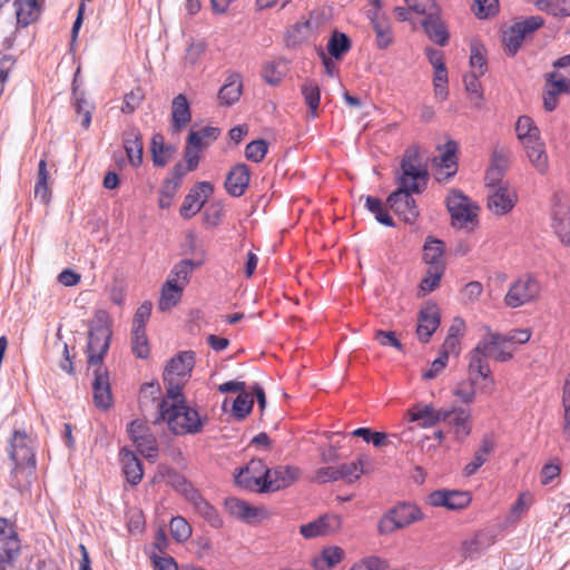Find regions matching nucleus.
<instances>
[{
  "label": "nucleus",
  "mask_w": 570,
  "mask_h": 570,
  "mask_svg": "<svg viewBox=\"0 0 570 570\" xmlns=\"http://www.w3.org/2000/svg\"><path fill=\"white\" fill-rule=\"evenodd\" d=\"M470 66L472 71L484 75L488 69L484 47L479 42H472L470 47Z\"/></svg>",
  "instance_id": "obj_52"
},
{
  "label": "nucleus",
  "mask_w": 570,
  "mask_h": 570,
  "mask_svg": "<svg viewBox=\"0 0 570 570\" xmlns=\"http://www.w3.org/2000/svg\"><path fill=\"white\" fill-rule=\"evenodd\" d=\"M342 525V519L336 514H325L318 519L302 524L299 533L306 538L312 539L321 535H327L336 532Z\"/></svg>",
  "instance_id": "obj_24"
},
{
  "label": "nucleus",
  "mask_w": 570,
  "mask_h": 570,
  "mask_svg": "<svg viewBox=\"0 0 570 570\" xmlns=\"http://www.w3.org/2000/svg\"><path fill=\"white\" fill-rule=\"evenodd\" d=\"M267 466L261 459L250 460L245 468L235 475V481L242 488L265 493L263 484L266 483Z\"/></svg>",
  "instance_id": "obj_14"
},
{
  "label": "nucleus",
  "mask_w": 570,
  "mask_h": 570,
  "mask_svg": "<svg viewBox=\"0 0 570 570\" xmlns=\"http://www.w3.org/2000/svg\"><path fill=\"white\" fill-rule=\"evenodd\" d=\"M485 534L482 532L474 533L471 538L462 541L461 553L465 559L476 557L483 549L491 544V541L484 542Z\"/></svg>",
  "instance_id": "obj_47"
},
{
  "label": "nucleus",
  "mask_w": 570,
  "mask_h": 570,
  "mask_svg": "<svg viewBox=\"0 0 570 570\" xmlns=\"http://www.w3.org/2000/svg\"><path fill=\"white\" fill-rule=\"evenodd\" d=\"M95 380L92 383L94 402L97 407L107 410L112 404V396L110 391V381L106 370L101 366L94 371Z\"/></svg>",
  "instance_id": "obj_27"
},
{
  "label": "nucleus",
  "mask_w": 570,
  "mask_h": 570,
  "mask_svg": "<svg viewBox=\"0 0 570 570\" xmlns=\"http://www.w3.org/2000/svg\"><path fill=\"white\" fill-rule=\"evenodd\" d=\"M10 446V458L16 464L14 472L18 473L22 469L32 472L36 466V458L30 436L24 432L16 431L11 438Z\"/></svg>",
  "instance_id": "obj_9"
},
{
  "label": "nucleus",
  "mask_w": 570,
  "mask_h": 570,
  "mask_svg": "<svg viewBox=\"0 0 570 570\" xmlns=\"http://www.w3.org/2000/svg\"><path fill=\"white\" fill-rule=\"evenodd\" d=\"M449 416L444 422L448 425V432L451 433L455 441L463 442L472 432L471 411L463 407H454L448 410Z\"/></svg>",
  "instance_id": "obj_21"
},
{
  "label": "nucleus",
  "mask_w": 570,
  "mask_h": 570,
  "mask_svg": "<svg viewBox=\"0 0 570 570\" xmlns=\"http://www.w3.org/2000/svg\"><path fill=\"white\" fill-rule=\"evenodd\" d=\"M120 461L126 480L130 484L137 485L144 476V469L140 460L134 454V452L122 449L120 451Z\"/></svg>",
  "instance_id": "obj_34"
},
{
  "label": "nucleus",
  "mask_w": 570,
  "mask_h": 570,
  "mask_svg": "<svg viewBox=\"0 0 570 570\" xmlns=\"http://www.w3.org/2000/svg\"><path fill=\"white\" fill-rule=\"evenodd\" d=\"M301 95L308 108L312 118L318 117V108L321 104V88L313 79H306L299 87Z\"/></svg>",
  "instance_id": "obj_37"
},
{
  "label": "nucleus",
  "mask_w": 570,
  "mask_h": 570,
  "mask_svg": "<svg viewBox=\"0 0 570 570\" xmlns=\"http://www.w3.org/2000/svg\"><path fill=\"white\" fill-rule=\"evenodd\" d=\"M131 348L139 358H147L150 353L146 330L131 331Z\"/></svg>",
  "instance_id": "obj_53"
},
{
  "label": "nucleus",
  "mask_w": 570,
  "mask_h": 570,
  "mask_svg": "<svg viewBox=\"0 0 570 570\" xmlns=\"http://www.w3.org/2000/svg\"><path fill=\"white\" fill-rule=\"evenodd\" d=\"M494 450V441L490 436H484L475 450L472 460L463 468L465 476L474 475L478 470L489 460Z\"/></svg>",
  "instance_id": "obj_33"
},
{
  "label": "nucleus",
  "mask_w": 570,
  "mask_h": 570,
  "mask_svg": "<svg viewBox=\"0 0 570 570\" xmlns=\"http://www.w3.org/2000/svg\"><path fill=\"white\" fill-rule=\"evenodd\" d=\"M468 357H469V363H468L469 376L473 377L475 380L478 376L483 379V381L485 383H484L483 387L481 389V391L488 393L489 395H492L494 392L495 381H494L492 371H491L489 362H488L489 356L476 344V346L470 351Z\"/></svg>",
  "instance_id": "obj_13"
},
{
  "label": "nucleus",
  "mask_w": 570,
  "mask_h": 570,
  "mask_svg": "<svg viewBox=\"0 0 570 570\" xmlns=\"http://www.w3.org/2000/svg\"><path fill=\"white\" fill-rule=\"evenodd\" d=\"M544 20L539 16H532L523 21L515 22L511 26L503 36V42L507 52L511 56L515 55L522 46L527 35L541 28Z\"/></svg>",
  "instance_id": "obj_12"
},
{
  "label": "nucleus",
  "mask_w": 570,
  "mask_h": 570,
  "mask_svg": "<svg viewBox=\"0 0 570 570\" xmlns=\"http://www.w3.org/2000/svg\"><path fill=\"white\" fill-rule=\"evenodd\" d=\"M561 405L563 409L562 415V433L567 441H570V375L564 380L562 387Z\"/></svg>",
  "instance_id": "obj_51"
},
{
  "label": "nucleus",
  "mask_w": 570,
  "mask_h": 570,
  "mask_svg": "<svg viewBox=\"0 0 570 570\" xmlns=\"http://www.w3.org/2000/svg\"><path fill=\"white\" fill-rule=\"evenodd\" d=\"M471 500L469 492L444 489L436 490L426 498V502L431 507H443L449 510L464 509L470 504Z\"/></svg>",
  "instance_id": "obj_19"
},
{
  "label": "nucleus",
  "mask_w": 570,
  "mask_h": 570,
  "mask_svg": "<svg viewBox=\"0 0 570 570\" xmlns=\"http://www.w3.org/2000/svg\"><path fill=\"white\" fill-rule=\"evenodd\" d=\"M73 108L76 112V121H79L81 127L87 130L91 124V116L95 109L94 105L88 101L82 94L75 92Z\"/></svg>",
  "instance_id": "obj_43"
},
{
  "label": "nucleus",
  "mask_w": 570,
  "mask_h": 570,
  "mask_svg": "<svg viewBox=\"0 0 570 570\" xmlns=\"http://www.w3.org/2000/svg\"><path fill=\"white\" fill-rule=\"evenodd\" d=\"M533 501V495L530 492H521L510 510V517L513 519V521H519L522 515L531 508Z\"/></svg>",
  "instance_id": "obj_60"
},
{
  "label": "nucleus",
  "mask_w": 570,
  "mask_h": 570,
  "mask_svg": "<svg viewBox=\"0 0 570 570\" xmlns=\"http://www.w3.org/2000/svg\"><path fill=\"white\" fill-rule=\"evenodd\" d=\"M406 415L411 422L419 421V425L425 429L445 421L449 416L448 410H436L432 404H416L407 410Z\"/></svg>",
  "instance_id": "obj_25"
},
{
  "label": "nucleus",
  "mask_w": 570,
  "mask_h": 570,
  "mask_svg": "<svg viewBox=\"0 0 570 570\" xmlns=\"http://www.w3.org/2000/svg\"><path fill=\"white\" fill-rule=\"evenodd\" d=\"M422 519L423 514L419 507L411 503H400L380 519L377 531L380 534H391Z\"/></svg>",
  "instance_id": "obj_6"
},
{
  "label": "nucleus",
  "mask_w": 570,
  "mask_h": 570,
  "mask_svg": "<svg viewBox=\"0 0 570 570\" xmlns=\"http://www.w3.org/2000/svg\"><path fill=\"white\" fill-rule=\"evenodd\" d=\"M440 171L439 176L444 175V177H451L456 171V161H455V149L452 144L448 145L446 150L441 155L439 163ZM440 180L441 177H438Z\"/></svg>",
  "instance_id": "obj_54"
},
{
  "label": "nucleus",
  "mask_w": 570,
  "mask_h": 570,
  "mask_svg": "<svg viewBox=\"0 0 570 570\" xmlns=\"http://www.w3.org/2000/svg\"><path fill=\"white\" fill-rule=\"evenodd\" d=\"M421 27L433 43L441 47L448 45L450 32L445 21L442 19V8L436 0H431L429 16L422 20Z\"/></svg>",
  "instance_id": "obj_11"
},
{
  "label": "nucleus",
  "mask_w": 570,
  "mask_h": 570,
  "mask_svg": "<svg viewBox=\"0 0 570 570\" xmlns=\"http://www.w3.org/2000/svg\"><path fill=\"white\" fill-rule=\"evenodd\" d=\"M518 202V194L508 184L490 189L488 194V209L494 215L502 216L510 213Z\"/></svg>",
  "instance_id": "obj_18"
},
{
  "label": "nucleus",
  "mask_w": 570,
  "mask_h": 570,
  "mask_svg": "<svg viewBox=\"0 0 570 570\" xmlns=\"http://www.w3.org/2000/svg\"><path fill=\"white\" fill-rule=\"evenodd\" d=\"M195 365V354L191 351L180 352L170 360L164 372L166 394L177 395L189 380Z\"/></svg>",
  "instance_id": "obj_4"
},
{
  "label": "nucleus",
  "mask_w": 570,
  "mask_h": 570,
  "mask_svg": "<svg viewBox=\"0 0 570 570\" xmlns=\"http://www.w3.org/2000/svg\"><path fill=\"white\" fill-rule=\"evenodd\" d=\"M366 208L375 215V218L379 223L392 227L394 226L393 218L389 215V213L383 208L381 199L367 196L365 202Z\"/></svg>",
  "instance_id": "obj_56"
},
{
  "label": "nucleus",
  "mask_w": 570,
  "mask_h": 570,
  "mask_svg": "<svg viewBox=\"0 0 570 570\" xmlns=\"http://www.w3.org/2000/svg\"><path fill=\"white\" fill-rule=\"evenodd\" d=\"M345 558V551L337 546L324 548L321 553L312 560L315 570H330L341 563Z\"/></svg>",
  "instance_id": "obj_36"
},
{
  "label": "nucleus",
  "mask_w": 570,
  "mask_h": 570,
  "mask_svg": "<svg viewBox=\"0 0 570 570\" xmlns=\"http://www.w3.org/2000/svg\"><path fill=\"white\" fill-rule=\"evenodd\" d=\"M111 338L109 315L105 311L95 314L88 334V364L89 366H101Z\"/></svg>",
  "instance_id": "obj_3"
},
{
  "label": "nucleus",
  "mask_w": 570,
  "mask_h": 570,
  "mask_svg": "<svg viewBox=\"0 0 570 570\" xmlns=\"http://www.w3.org/2000/svg\"><path fill=\"white\" fill-rule=\"evenodd\" d=\"M219 135L217 128L203 127L199 130H190L187 140L203 149L207 148L208 145L216 140Z\"/></svg>",
  "instance_id": "obj_50"
},
{
  "label": "nucleus",
  "mask_w": 570,
  "mask_h": 570,
  "mask_svg": "<svg viewBox=\"0 0 570 570\" xmlns=\"http://www.w3.org/2000/svg\"><path fill=\"white\" fill-rule=\"evenodd\" d=\"M301 475V470L294 465H277L273 469L267 468L266 483L263 484V491L275 492L285 489L295 483Z\"/></svg>",
  "instance_id": "obj_17"
},
{
  "label": "nucleus",
  "mask_w": 570,
  "mask_h": 570,
  "mask_svg": "<svg viewBox=\"0 0 570 570\" xmlns=\"http://www.w3.org/2000/svg\"><path fill=\"white\" fill-rule=\"evenodd\" d=\"M242 95V81L238 76L228 78V81L220 88L218 99L220 104L232 106Z\"/></svg>",
  "instance_id": "obj_44"
},
{
  "label": "nucleus",
  "mask_w": 570,
  "mask_h": 570,
  "mask_svg": "<svg viewBox=\"0 0 570 570\" xmlns=\"http://www.w3.org/2000/svg\"><path fill=\"white\" fill-rule=\"evenodd\" d=\"M191 120L190 106L185 95H177L171 102V127L178 132Z\"/></svg>",
  "instance_id": "obj_31"
},
{
  "label": "nucleus",
  "mask_w": 570,
  "mask_h": 570,
  "mask_svg": "<svg viewBox=\"0 0 570 570\" xmlns=\"http://www.w3.org/2000/svg\"><path fill=\"white\" fill-rule=\"evenodd\" d=\"M525 154L531 165L540 175H546L549 170V158L546 151V145L539 137L523 144Z\"/></svg>",
  "instance_id": "obj_30"
},
{
  "label": "nucleus",
  "mask_w": 570,
  "mask_h": 570,
  "mask_svg": "<svg viewBox=\"0 0 570 570\" xmlns=\"http://www.w3.org/2000/svg\"><path fill=\"white\" fill-rule=\"evenodd\" d=\"M124 148L130 165L139 167L142 164V141L138 129L131 128L124 134Z\"/></svg>",
  "instance_id": "obj_35"
},
{
  "label": "nucleus",
  "mask_w": 570,
  "mask_h": 570,
  "mask_svg": "<svg viewBox=\"0 0 570 570\" xmlns=\"http://www.w3.org/2000/svg\"><path fill=\"white\" fill-rule=\"evenodd\" d=\"M515 134L521 144L534 140L540 137V130L535 126L532 118L528 116H520L515 124Z\"/></svg>",
  "instance_id": "obj_46"
},
{
  "label": "nucleus",
  "mask_w": 570,
  "mask_h": 570,
  "mask_svg": "<svg viewBox=\"0 0 570 570\" xmlns=\"http://www.w3.org/2000/svg\"><path fill=\"white\" fill-rule=\"evenodd\" d=\"M413 194L397 188L386 199L390 209L405 223H414L419 216V208L412 197Z\"/></svg>",
  "instance_id": "obj_15"
},
{
  "label": "nucleus",
  "mask_w": 570,
  "mask_h": 570,
  "mask_svg": "<svg viewBox=\"0 0 570 570\" xmlns=\"http://www.w3.org/2000/svg\"><path fill=\"white\" fill-rule=\"evenodd\" d=\"M151 158L156 167H165L173 158L175 148L165 144V138L161 134H155L151 138Z\"/></svg>",
  "instance_id": "obj_38"
},
{
  "label": "nucleus",
  "mask_w": 570,
  "mask_h": 570,
  "mask_svg": "<svg viewBox=\"0 0 570 570\" xmlns=\"http://www.w3.org/2000/svg\"><path fill=\"white\" fill-rule=\"evenodd\" d=\"M46 0H14L12 3L17 29L36 23L42 13Z\"/></svg>",
  "instance_id": "obj_23"
},
{
  "label": "nucleus",
  "mask_w": 570,
  "mask_h": 570,
  "mask_svg": "<svg viewBox=\"0 0 570 570\" xmlns=\"http://www.w3.org/2000/svg\"><path fill=\"white\" fill-rule=\"evenodd\" d=\"M479 347L497 362H508L513 358L514 350L504 344L500 333L487 327V334L478 342Z\"/></svg>",
  "instance_id": "obj_20"
},
{
  "label": "nucleus",
  "mask_w": 570,
  "mask_h": 570,
  "mask_svg": "<svg viewBox=\"0 0 570 570\" xmlns=\"http://www.w3.org/2000/svg\"><path fill=\"white\" fill-rule=\"evenodd\" d=\"M423 259L428 267H445L444 263V243L429 238L423 248Z\"/></svg>",
  "instance_id": "obj_40"
},
{
  "label": "nucleus",
  "mask_w": 570,
  "mask_h": 570,
  "mask_svg": "<svg viewBox=\"0 0 570 570\" xmlns=\"http://www.w3.org/2000/svg\"><path fill=\"white\" fill-rule=\"evenodd\" d=\"M509 159L502 153H494L491 158L490 167L488 168L484 180L490 189L498 186H503V177L508 168Z\"/></svg>",
  "instance_id": "obj_32"
},
{
  "label": "nucleus",
  "mask_w": 570,
  "mask_h": 570,
  "mask_svg": "<svg viewBox=\"0 0 570 570\" xmlns=\"http://www.w3.org/2000/svg\"><path fill=\"white\" fill-rule=\"evenodd\" d=\"M169 529L173 538L178 542H185L191 535V527L183 517L171 518Z\"/></svg>",
  "instance_id": "obj_57"
},
{
  "label": "nucleus",
  "mask_w": 570,
  "mask_h": 570,
  "mask_svg": "<svg viewBox=\"0 0 570 570\" xmlns=\"http://www.w3.org/2000/svg\"><path fill=\"white\" fill-rule=\"evenodd\" d=\"M225 509L233 518L245 523H254L267 518L266 510L250 505L238 498H227L225 500Z\"/></svg>",
  "instance_id": "obj_22"
},
{
  "label": "nucleus",
  "mask_w": 570,
  "mask_h": 570,
  "mask_svg": "<svg viewBox=\"0 0 570 570\" xmlns=\"http://www.w3.org/2000/svg\"><path fill=\"white\" fill-rule=\"evenodd\" d=\"M127 431L130 440L141 455L151 460L158 456L157 439L145 421L139 419L134 420Z\"/></svg>",
  "instance_id": "obj_10"
},
{
  "label": "nucleus",
  "mask_w": 570,
  "mask_h": 570,
  "mask_svg": "<svg viewBox=\"0 0 570 570\" xmlns=\"http://www.w3.org/2000/svg\"><path fill=\"white\" fill-rule=\"evenodd\" d=\"M159 417L176 435L199 433L205 422L196 409L186 404L183 393L165 394L159 403Z\"/></svg>",
  "instance_id": "obj_1"
},
{
  "label": "nucleus",
  "mask_w": 570,
  "mask_h": 570,
  "mask_svg": "<svg viewBox=\"0 0 570 570\" xmlns=\"http://www.w3.org/2000/svg\"><path fill=\"white\" fill-rule=\"evenodd\" d=\"M250 171L248 166L245 164H238L228 173L225 180V188L230 196L239 197L244 195L248 187Z\"/></svg>",
  "instance_id": "obj_28"
},
{
  "label": "nucleus",
  "mask_w": 570,
  "mask_h": 570,
  "mask_svg": "<svg viewBox=\"0 0 570 570\" xmlns=\"http://www.w3.org/2000/svg\"><path fill=\"white\" fill-rule=\"evenodd\" d=\"M368 462L367 456H361L355 462H351L348 464H342L340 468V474H342V479L352 482L357 480L362 473H364V463Z\"/></svg>",
  "instance_id": "obj_59"
},
{
  "label": "nucleus",
  "mask_w": 570,
  "mask_h": 570,
  "mask_svg": "<svg viewBox=\"0 0 570 570\" xmlns=\"http://www.w3.org/2000/svg\"><path fill=\"white\" fill-rule=\"evenodd\" d=\"M452 394L463 404L473 403L476 399V380L470 376L461 380L453 387Z\"/></svg>",
  "instance_id": "obj_45"
},
{
  "label": "nucleus",
  "mask_w": 570,
  "mask_h": 570,
  "mask_svg": "<svg viewBox=\"0 0 570 570\" xmlns=\"http://www.w3.org/2000/svg\"><path fill=\"white\" fill-rule=\"evenodd\" d=\"M535 7L554 17H570V0H537Z\"/></svg>",
  "instance_id": "obj_49"
},
{
  "label": "nucleus",
  "mask_w": 570,
  "mask_h": 570,
  "mask_svg": "<svg viewBox=\"0 0 570 570\" xmlns=\"http://www.w3.org/2000/svg\"><path fill=\"white\" fill-rule=\"evenodd\" d=\"M446 207L454 226L462 228L468 227L469 224L475 225L478 223V205L461 191L452 190L448 195Z\"/></svg>",
  "instance_id": "obj_7"
},
{
  "label": "nucleus",
  "mask_w": 570,
  "mask_h": 570,
  "mask_svg": "<svg viewBox=\"0 0 570 570\" xmlns=\"http://www.w3.org/2000/svg\"><path fill=\"white\" fill-rule=\"evenodd\" d=\"M184 289V287L166 281L161 287L158 308L169 311L175 307L180 302Z\"/></svg>",
  "instance_id": "obj_41"
},
{
  "label": "nucleus",
  "mask_w": 570,
  "mask_h": 570,
  "mask_svg": "<svg viewBox=\"0 0 570 570\" xmlns=\"http://www.w3.org/2000/svg\"><path fill=\"white\" fill-rule=\"evenodd\" d=\"M253 405L254 397L250 393L243 392L238 394L232 406L234 416L238 420L245 419L252 412Z\"/></svg>",
  "instance_id": "obj_55"
},
{
  "label": "nucleus",
  "mask_w": 570,
  "mask_h": 570,
  "mask_svg": "<svg viewBox=\"0 0 570 570\" xmlns=\"http://www.w3.org/2000/svg\"><path fill=\"white\" fill-rule=\"evenodd\" d=\"M21 553V540L14 522L0 517V564H13Z\"/></svg>",
  "instance_id": "obj_8"
},
{
  "label": "nucleus",
  "mask_w": 570,
  "mask_h": 570,
  "mask_svg": "<svg viewBox=\"0 0 570 570\" xmlns=\"http://www.w3.org/2000/svg\"><path fill=\"white\" fill-rule=\"evenodd\" d=\"M445 267H428L425 277L421 281L420 291L423 294L434 291L444 274Z\"/></svg>",
  "instance_id": "obj_58"
},
{
  "label": "nucleus",
  "mask_w": 570,
  "mask_h": 570,
  "mask_svg": "<svg viewBox=\"0 0 570 570\" xmlns=\"http://www.w3.org/2000/svg\"><path fill=\"white\" fill-rule=\"evenodd\" d=\"M370 22L375 33V46L380 50H386L394 43V33L391 19L387 16H370Z\"/></svg>",
  "instance_id": "obj_29"
},
{
  "label": "nucleus",
  "mask_w": 570,
  "mask_h": 570,
  "mask_svg": "<svg viewBox=\"0 0 570 570\" xmlns=\"http://www.w3.org/2000/svg\"><path fill=\"white\" fill-rule=\"evenodd\" d=\"M268 150V144L264 139L253 140L245 148V156L248 160L261 163Z\"/></svg>",
  "instance_id": "obj_62"
},
{
  "label": "nucleus",
  "mask_w": 570,
  "mask_h": 570,
  "mask_svg": "<svg viewBox=\"0 0 570 570\" xmlns=\"http://www.w3.org/2000/svg\"><path fill=\"white\" fill-rule=\"evenodd\" d=\"M184 494L186 499L194 505L199 514H202L205 519L209 521H215L217 519L216 509L209 504L202 494L194 489L190 484H186L184 489Z\"/></svg>",
  "instance_id": "obj_39"
},
{
  "label": "nucleus",
  "mask_w": 570,
  "mask_h": 570,
  "mask_svg": "<svg viewBox=\"0 0 570 570\" xmlns=\"http://www.w3.org/2000/svg\"><path fill=\"white\" fill-rule=\"evenodd\" d=\"M213 191L214 187L210 183H197L185 196L179 209L180 216L185 219H190L194 217L197 213H199Z\"/></svg>",
  "instance_id": "obj_16"
},
{
  "label": "nucleus",
  "mask_w": 570,
  "mask_h": 570,
  "mask_svg": "<svg viewBox=\"0 0 570 570\" xmlns=\"http://www.w3.org/2000/svg\"><path fill=\"white\" fill-rule=\"evenodd\" d=\"M440 325V312L435 304H426L419 313L416 333L422 342H428Z\"/></svg>",
  "instance_id": "obj_26"
},
{
  "label": "nucleus",
  "mask_w": 570,
  "mask_h": 570,
  "mask_svg": "<svg viewBox=\"0 0 570 570\" xmlns=\"http://www.w3.org/2000/svg\"><path fill=\"white\" fill-rule=\"evenodd\" d=\"M351 47L350 38L345 33L338 31H334L327 42V50L335 59H341L347 51H350Z\"/></svg>",
  "instance_id": "obj_48"
},
{
  "label": "nucleus",
  "mask_w": 570,
  "mask_h": 570,
  "mask_svg": "<svg viewBox=\"0 0 570 570\" xmlns=\"http://www.w3.org/2000/svg\"><path fill=\"white\" fill-rule=\"evenodd\" d=\"M552 228L562 244L570 245V218L569 217L554 216L553 220H552Z\"/></svg>",
  "instance_id": "obj_64"
},
{
  "label": "nucleus",
  "mask_w": 570,
  "mask_h": 570,
  "mask_svg": "<svg viewBox=\"0 0 570 570\" xmlns=\"http://www.w3.org/2000/svg\"><path fill=\"white\" fill-rule=\"evenodd\" d=\"M532 332L530 328H514L507 334H501L504 344L515 351V345H522L530 341Z\"/></svg>",
  "instance_id": "obj_61"
},
{
  "label": "nucleus",
  "mask_w": 570,
  "mask_h": 570,
  "mask_svg": "<svg viewBox=\"0 0 570 570\" xmlns=\"http://www.w3.org/2000/svg\"><path fill=\"white\" fill-rule=\"evenodd\" d=\"M541 282L534 275L525 274L510 284L503 302L507 307L518 308L535 303L541 297Z\"/></svg>",
  "instance_id": "obj_5"
},
{
  "label": "nucleus",
  "mask_w": 570,
  "mask_h": 570,
  "mask_svg": "<svg viewBox=\"0 0 570 570\" xmlns=\"http://www.w3.org/2000/svg\"><path fill=\"white\" fill-rule=\"evenodd\" d=\"M399 189L410 193L421 194L428 184L429 174L425 166L422 164L419 149L416 147H409L405 149L400 171L395 175Z\"/></svg>",
  "instance_id": "obj_2"
},
{
  "label": "nucleus",
  "mask_w": 570,
  "mask_h": 570,
  "mask_svg": "<svg viewBox=\"0 0 570 570\" xmlns=\"http://www.w3.org/2000/svg\"><path fill=\"white\" fill-rule=\"evenodd\" d=\"M389 563L385 559L377 556H367L356 563L350 570H385Z\"/></svg>",
  "instance_id": "obj_63"
},
{
  "label": "nucleus",
  "mask_w": 570,
  "mask_h": 570,
  "mask_svg": "<svg viewBox=\"0 0 570 570\" xmlns=\"http://www.w3.org/2000/svg\"><path fill=\"white\" fill-rule=\"evenodd\" d=\"M198 265L191 259H183L174 265L166 281L185 288L189 283L193 271Z\"/></svg>",
  "instance_id": "obj_42"
}]
</instances>
